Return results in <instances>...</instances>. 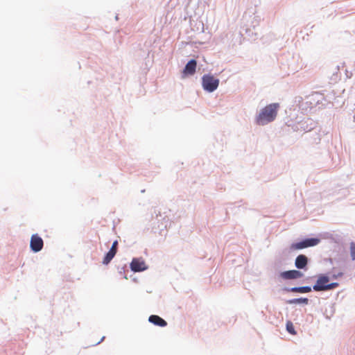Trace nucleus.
<instances>
[{
	"instance_id": "obj_1",
	"label": "nucleus",
	"mask_w": 355,
	"mask_h": 355,
	"mask_svg": "<svg viewBox=\"0 0 355 355\" xmlns=\"http://www.w3.org/2000/svg\"><path fill=\"white\" fill-rule=\"evenodd\" d=\"M311 262V259L306 255L300 254L294 261V266L296 269L279 271L277 277L284 281L296 280L302 278L304 277V272L309 269Z\"/></svg>"
},
{
	"instance_id": "obj_2",
	"label": "nucleus",
	"mask_w": 355,
	"mask_h": 355,
	"mask_svg": "<svg viewBox=\"0 0 355 355\" xmlns=\"http://www.w3.org/2000/svg\"><path fill=\"white\" fill-rule=\"evenodd\" d=\"M279 107L278 103H272L266 105L256 115L255 123L263 126L274 121L277 116Z\"/></svg>"
},
{
	"instance_id": "obj_3",
	"label": "nucleus",
	"mask_w": 355,
	"mask_h": 355,
	"mask_svg": "<svg viewBox=\"0 0 355 355\" xmlns=\"http://www.w3.org/2000/svg\"><path fill=\"white\" fill-rule=\"evenodd\" d=\"M321 239L318 236H305L297 239L292 242L289 246V251L301 250L307 248L314 247L318 245Z\"/></svg>"
},
{
	"instance_id": "obj_4",
	"label": "nucleus",
	"mask_w": 355,
	"mask_h": 355,
	"mask_svg": "<svg viewBox=\"0 0 355 355\" xmlns=\"http://www.w3.org/2000/svg\"><path fill=\"white\" fill-rule=\"evenodd\" d=\"M220 83L219 78L211 73H205L201 78V85L203 90L207 93L215 92Z\"/></svg>"
},
{
	"instance_id": "obj_5",
	"label": "nucleus",
	"mask_w": 355,
	"mask_h": 355,
	"mask_svg": "<svg viewBox=\"0 0 355 355\" xmlns=\"http://www.w3.org/2000/svg\"><path fill=\"white\" fill-rule=\"evenodd\" d=\"M313 277H315V282L313 286H311L312 291L314 292H322L327 291V287L328 282H330V277L329 273H319Z\"/></svg>"
},
{
	"instance_id": "obj_6",
	"label": "nucleus",
	"mask_w": 355,
	"mask_h": 355,
	"mask_svg": "<svg viewBox=\"0 0 355 355\" xmlns=\"http://www.w3.org/2000/svg\"><path fill=\"white\" fill-rule=\"evenodd\" d=\"M306 104L309 105L311 109L318 106L319 109L324 108L325 105L322 101H326L323 94L315 92L306 96Z\"/></svg>"
},
{
	"instance_id": "obj_7",
	"label": "nucleus",
	"mask_w": 355,
	"mask_h": 355,
	"mask_svg": "<svg viewBox=\"0 0 355 355\" xmlns=\"http://www.w3.org/2000/svg\"><path fill=\"white\" fill-rule=\"evenodd\" d=\"M318 123L311 118H304L298 122L294 128L295 131L311 132L317 127Z\"/></svg>"
},
{
	"instance_id": "obj_8",
	"label": "nucleus",
	"mask_w": 355,
	"mask_h": 355,
	"mask_svg": "<svg viewBox=\"0 0 355 355\" xmlns=\"http://www.w3.org/2000/svg\"><path fill=\"white\" fill-rule=\"evenodd\" d=\"M130 268L132 272H141L148 269V266L146 263L143 257H133L130 263Z\"/></svg>"
},
{
	"instance_id": "obj_9",
	"label": "nucleus",
	"mask_w": 355,
	"mask_h": 355,
	"mask_svg": "<svg viewBox=\"0 0 355 355\" xmlns=\"http://www.w3.org/2000/svg\"><path fill=\"white\" fill-rule=\"evenodd\" d=\"M197 60L191 58L188 60L181 71V78L182 79L193 76L196 72Z\"/></svg>"
},
{
	"instance_id": "obj_10",
	"label": "nucleus",
	"mask_w": 355,
	"mask_h": 355,
	"mask_svg": "<svg viewBox=\"0 0 355 355\" xmlns=\"http://www.w3.org/2000/svg\"><path fill=\"white\" fill-rule=\"evenodd\" d=\"M153 220L157 221L158 224V228L162 230L164 228H166L168 223V217L166 215V213H162L157 208L154 209V211L152 214Z\"/></svg>"
},
{
	"instance_id": "obj_11",
	"label": "nucleus",
	"mask_w": 355,
	"mask_h": 355,
	"mask_svg": "<svg viewBox=\"0 0 355 355\" xmlns=\"http://www.w3.org/2000/svg\"><path fill=\"white\" fill-rule=\"evenodd\" d=\"M44 247V241L38 234H33L30 240V250L33 253L40 252Z\"/></svg>"
},
{
	"instance_id": "obj_12",
	"label": "nucleus",
	"mask_w": 355,
	"mask_h": 355,
	"mask_svg": "<svg viewBox=\"0 0 355 355\" xmlns=\"http://www.w3.org/2000/svg\"><path fill=\"white\" fill-rule=\"evenodd\" d=\"M259 20L254 18V20L252 21L250 27L243 28L249 40L255 41L260 37V34L256 31V27L259 25Z\"/></svg>"
},
{
	"instance_id": "obj_13",
	"label": "nucleus",
	"mask_w": 355,
	"mask_h": 355,
	"mask_svg": "<svg viewBox=\"0 0 355 355\" xmlns=\"http://www.w3.org/2000/svg\"><path fill=\"white\" fill-rule=\"evenodd\" d=\"M283 293H309L312 292L311 286H299L294 287L284 286L282 288Z\"/></svg>"
},
{
	"instance_id": "obj_14",
	"label": "nucleus",
	"mask_w": 355,
	"mask_h": 355,
	"mask_svg": "<svg viewBox=\"0 0 355 355\" xmlns=\"http://www.w3.org/2000/svg\"><path fill=\"white\" fill-rule=\"evenodd\" d=\"M148 322L154 324L155 326H157L159 327H165L168 324L167 322L164 318L157 315L154 314L150 315L148 317Z\"/></svg>"
},
{
	"instance_id": "obj_15",
	"label": "nucleus",
	"mask_w": 355,
	"mask_h": 355,
	"mask_svg": "<svg viewBox=\"0 0 355 355\" xmlns=\"http://www.w3.org/2000/svg\"><path fill=\"white\" fill-rule=\"evenodd\" d=\"M347 257L345 255H340L336 259L335 264L332 267V270L336 271L338 269L343 270L345 267Z\"/></svg>"
},
{
	"instance_id": "obj_16",
	"label": "nucleus",
	"mask_w": 355,
	"mask_h": 355,
	"mask_svg": "<svg viewBox=\"0 0 355 355\" xmlns=\"http://www.w3.org/2000/svg\"><path fill=\"white\" fill-rule=\"evenodd\" d=\"M286 303L288 304L308 305L309 304V299L306 297L292 298V299L287 300L286 301Z\"/></svg>"
},
{
	"instance_id": "obj_17",
	"label": "nucleus",
	"mask_w": 355,
	"mask_h": 355,
	"mask_svg": "<svg viewBox=\"0 0 355 355\" xmlns=\"http://www.w3.org/2000/svg\"><path fill=\"white\" fill-rule=\"evenodd\" d=\"M116 254L115 252H113L112 250H109L105 253L102 260V263L105 266H107L112 261Z\"/></svg>"
},
{
	"instance_id": "obj_18",
	"label": "nucleus",
	"mask_w": 355,
	"mask_h": 355,
	"mask_svg": "<svg viewBox=\"0 0 355 355\" xmlns=\"http://www.w3.org/2000/svg\"><path fill=\"white\" fill-rule=\"evenodd\" d=\"M327 273H329L330 280L331 279H338L339 278H341L344 275V272L342 270H339L338 271H333L332 270L331 271L327 272Z\"/></svg>"
},
{
	"instance_id": "obj_19",
	"label": "nucleus",
	"mask_w": 355,
	"mask_h": 355,
	"mask_svg": "<svg viewBox=\"0 0 355 355\" xmlns=\"http://www.w3.org/2000/svg\"><path fill=\"white\" fill-rule=\"evenodd\" d=\"M286 330L291 335L295 336L297 334V331L295 329L294 324H293V322L291 320L286 321Z\"/></svg>"
},
{
	"instance_id": "obj_20",
	"label": "nucleus",
	"mask_w": 355,
	"mask_h": 355,
	"mask_svg": "<svg viewBox=\"0 0 355 355\" xmlns=\"http://www.w3.org/2000/svg\"><path fill=\"white\" fill-rule=\"evenodd\" d=\"M321 140V135L318 132H314L311 137V144H318Z\"/></svg>"
},
{
	"instance_id": "obj_21",
	"label": "nucleus",
	"mask_w": 355,
	"mask_h": 355,
	"mask_svg": "<svg viewBox=\"0 0 355 355\" xmlns=\"http://www.w3.org/2000/svg\"><path fill=\"white\" fill-rule=\"evenodd\" d=\"M349 253L352 261H355V241H351L349 243Z\"/></svg>"
},
{
	"instance_id": "obj_22",
	"label": "nucleus",
	"mask_w": 355,
	"mask_h": 355,
	"mask_svg": "<svg viewBox=\"0 0 355 355\" xmlns=\"http://www.w3.org/2000/svg\"><path fill=\"white\" fill-rule=\"evenodd\" d=\"M117 270L119 275H123V278L128 279L127 275H125L126 271H128L127 266L125 264L123 266H117Z\"/></svg>"
},
{
	"instance_id": "obj_23",
	"label": "nucleus",
	"mask_w": 355,
	"mask_h": 355,
	"mask_svg": "<svg viewBox=\"0 0 355 355\" xmlns=\"http://www.w3.org/2000/svg\"><path fill=\"white\" fill-rule=\"evenodd\" d=\"M340 284L337 282H328L327 287V291H332L339 286Z\"/></svg>"
},
{
	"instance_id": "obj_24",
	"label": "nucleus",
	"mask_w": 355,
	"mask_h": 355,
	"mask_svg": "<svg viewBox=\"0 0 355 355\" xmlns=\"http://www.w3.org/2000/svg\"><path fill=\"white\" fill-rule=\"evenodd\" d=\"M118 245H119V242L117 240H115L113 241L112 246L109 250H112V251L115 252V253L116 254L118 252Z\"/></svg>"
},
{
	"instance_id": "obj_25",
	"label": "nucleus",
	"mask_w": 355,
	"mask_h": 355,
	"mask_svg": "<svg viewBox=\"0 0 355 355\" xmlns=\"http://www.w3.org/2000/svg\"><path fill=\"white\" fill-rule=\"evenodd\" d=\"M331 239L332 240H334V241L335 243H338V244H339L340 243H341L342 239H342V237H341L340 235H338V234H336V235H335V236H333V235H332V236H331Z\"/></svg>"
},
{
	"instance_id": "obj_26",
	"label": "nucleus",
	"mask_w": 355,
	"mask_h": 355,
	"mask_svg": "<svg viewBox=\"0 0 355 355\" xmlns=\"http://www.w3.org/2000/svg\"><path fill=\"white\" fill-rule=\"evenodd\" d=\"M337 257H334V258H332V257H329V258H327V259H324V261H328L329 262L332 266H334L335 264V261H336V259Z\"/></svg>"
},
{
	"instance_id": "obj_27",
	"label": "nucleus",
	"mask_w": 355,
	"mask_h": 355,
	"mask_svg": "<svg viewBox=\"0 0 355 355\" xmlns=\"http://www.w3.org/2000/svg\"><path fill=\"white\" fill-rule=\"evenodd\" d=\"M314 277H310V276L306 277L304 279H303L302 283H308V282H309Z\"/></svg>"
},
{
	"instance_id": "obj_28",
	"label": "nucleus",
	"mask_w": 355,
	"mask_h": 355,
	"mask_svg": "<svg viewBox=\"0 0 355 355\" xmlns=\"http://www.w3.org/2000/svg\"><path fill=\"white\" fill-rule=\"evenodd\" d=\"M105 336H103V337L101 338L100 341H98V343H96V344H94V346H96V345H98V344H100L101 342H103V341L105 340Z\"/></svg>"
},
{
	"instance_id": "obj_29",
	"label": "nucleus",
	"mask_w": 355,
	"mask_h": 355,
	"mask_svg": "<svg viewBox=\"0 0 355 355\" xmlns=\"http://www.w3.org/2000/svg\"><path fill=\"white\" fill-rule=\"evenodd\" d=\"M346 75H347V78H351V76H352V73H350V75H349V73H348V71H346Z\"/></svg>"
},
{
	"instance_id": "obj_30",
	"label": "nucleus",
	"mask_w": 355,
	"mask_h": 355,
	"mask_svg": "<svg viewBox=\"0 0 355 355\" xmlns=\"http://www.w3.org/2000/svg\"><path fill=\"white\" fill-rule=\"evenodd\" d=\"M346 75H347V78H351V76H352V73H350V75H349V73H348V71H346Z\"/></svg>"
},
{
	"instance_id": "obj_31",
	"label": "nucleus",
	"mask_w": 355,
	"mask_h": 355,
	"mask_svg": "<svg viewBox=\"0 0 355 355\" xmlns=\"http://www.w3.org/2000/svg\"><path fill=\"white\" fill-rule=\"evenodd\" d=\"M278 262L279 263V264H281V260L279 259V260H276L275 261V266H277Z\"/></svg>"
},
{
	"instance_id": "obj_32",
	"label": "nucleus",
	"mask_w": 355,
	"mask_h": 355,
	"mask_svg": "<svg viewBox=\"0 0 355 355\" xmlns=\"http://www.w3.org/2000/svg\"><path fill=\"white\" fill-rule=\"evenodd\" d=\"M115 19H116V20H118V19H119V15H116V16H115Z\"/></svg>"
},
{
	"instance_id": "obj_33",
	"label": "nucleus",
	"mask_w": 355,
	"mask_h": 355,
	"mask_svg": "<svg viewBox=\"0 0 355 355\" xmlns=\"http://www.w3.org/2000/svg\"><path fill=\"white\" fill-rule=\"evenodd\" d=\"M228 208H229V207L226 208V211H225V212H226V215H227V216L228 215Z\"/></svg>"
},
{
	"instance_id": "obj_34",
	"label": "nucleus",
	"mask_w": 355,
	"mask_h": 355,
	"mask_svg": "<svg viewBox=\"0 0 355 355\" xmlns=\"http://www.w3.org/2000/svg\"><path fill=\"white\" fill-rule=\"evenodd\" d=\"M228 205H230V206H232L234 205V203L230 202V203H228Z\"/></svg>"
},
{
	"instance_id": "obj_35",
	"label": "nucleus",
	"mask_w": 355,
	"mask_h": 355,
	"mask_svg": "<svg viewBox=\"0 0 355 355\" xmlns=\"http://www.w3.org/2000/svg\"><path fill=\"white\" fill-rule=\"evenodd\" d=\"M354 121H355V116H354Z\"/></svg>"
}]
</instances>
